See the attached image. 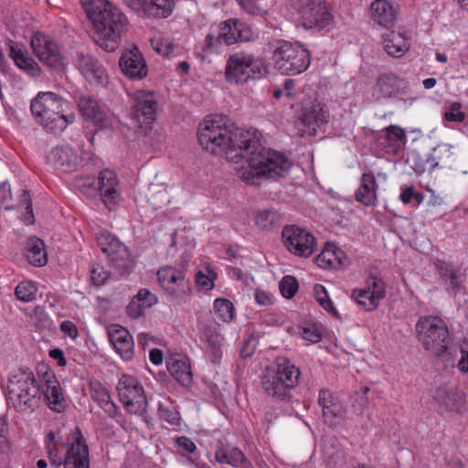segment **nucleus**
Masks as SVG:
<instances>
[{
	"label": "nucleus",
	"instance_id": "nucleus-1",
	"mask_svg": "<svg viewBox=\"0 0 468 468\" xmlns=\"http://www.w3.org/2000/svg\"><path fill=\"white\" fill-rule=\"evenodd\" d=\"M221 115L207 116L199 124L197 137L200 145L213 154H225L229 161L246 159L239 171L248 184H259L261 177H282L291 167L288 158L274 150L266 149L256 133L232 129Z\"/></svg>",
	"mask_w": 468,
	"mask_h": 468
},
{
	"label": "nucleus",
	"instance_id": "nucleus-2",
	"mask_svg": "<svg viewBox=\"0 0 468 468\" xmlns=\"http://www.w3.org/2000/svg\"><path fill=\"white\" fill-rule=\"evenodd\" d=\"M7 388L9 399L17 411H33L39 405L41 394L51 410L61 412L65 408L60 384L52 373L45 374V383L40 390L33 371L20 367L10 375Z\"/></svg>",
	"mask_w": 468,
	"mask_h": 468
},
{
	"label": "nucleus",
	"instance_id": "nucleus-3",
	"mask_svg": "<svg viewBox=\"0 0 468 468\" xmlns=\"http://www.w3.org/2000/svg\"><path fill=\"white\" fill-rule=\"evenodd\" d=\"M81 4L95 28L96 44L107 52L115 51L127 25L126 16L108 0H81Z\"/></svg>",
	"mask_w": 468,
	"mask_h": 468
},
{
	"label": "nucleus",
	"instance_id": "nucleus-4",
	"mask_svg": "<svg viewBox=\"0 0 468 468\" xmlns=\"http://www.w3.org/2000/svg\"><path fill=\"white\" fill-rule=\"evenodd\" d=\"M69 102L54 92H39L31 101L30 109L37 122L48 132L61 133L74 115L68 114Z\"/></svg>",
	"mask_w": 468,
	"mask_h": 468
},
{
	"label": "nucleus",
	"instance_id": "nucleus-5",
	"mask_svg": "<svg viewBox=\"0 0 468 468\" xmlns=\"http://www.w3.org/2000/svg\"><path fill=\"white\" fill-rule=\"evenodd\" d=\"M300 370L286 357H278L276 370L266 373L262 378V388L271 397L286 399L299 382Z\"/></svg>",
	"mask_w": 468,
	"mask_h": 468
},
{
	"label": "nucleus",
	"instance_id": "nucleus-6",
	"mask_svg": "<svg viewBox=\"0 0 468 468\" xmlns=\"http://www.w3.org/2000/svg\"><path fill=\"white\" fill-rule=\"evenodd\" d=\"M418 338L423 348L434 356H441L451 342L447 324L439 316L427 315L419 318L416 324Z\"/></svg>",
	"mask_w": 468,
	"mask_h": 468
},
{
	"label": "nucleus",
	"instance_id": "nucleus-7",
	"mask_svg": "<svg viewBox=\"0 0 468 468\" xmlns=\"http://www.w3.org/2000/svg\"><path fill=\"white\" fill-rule=\"evenodd\" d=\"M272 58L275 68L282 74L296 75L303 72L310 66V54L298 42L278 40L273 50Z\"/></svg>",
	"mask_w": 468,
	"mask_h": 468
},
{
	"label": "nucleus",
	"instance_id": "nucleus-8",
	"mask_svg": "<svg viewBox=\"0 0 468 468\" xmlns=\"http://www.w3.org/2000/svg\"><path fill=\"white\" fill-rule=\"evenodd\" d=\"M188 262L189 256H182L177 267L166 265L157 271L158 282L172 300H181L191 293V282L187 277Z\"/></svg>",
	"mask_w": 468,
	"mask_h": 468
},
{
	"label": "nucleus",
	"instance_id": "nucleus-9",
	"mask_svg": "<svg viewBox=\"0 0 468 468\" xmlns=\"http://www.w3.org/2000/svg\"><path fill=\"white\" fill-rule=\"evenodd\" d=\"M261 76L260 63L250 53L239 51L227 59L225 78L229 83H244Z\"/></svg>",
	"mask_w": 468,
	"mask_h": 468
},
{
	"label": "nucleus",
	"instance_id": "nucleus-10",
	"mask_svg": "<svg viewBox=\"0 0 468 468\" xmlns=\"http://www.w3.org/2000/svg\"><path fill=\"white\" fill-rule=\"evenodd\" d=\"M96 239L99 247L120 275L131 271L133 261L128 248L122 242L109 232H101Z\"/></svg>",
	"mask_w": 468,
	"mask_h": 468
},
{
	"label": "nucleus",
	"instance_id": "nucleus-11",
	"mask_svg": "<svg viewBox=\"0 0 468 468\" xmlns=\"http://www.w3.org/2000/svg\"><path fill=\"white\" fill-rule=\"evenodd\" d=\"M117 392L120 401L129 412L141 414L146 410L144 388L133 377L123 375L118 382Z\"/></svg>",
	"mask_w": 468,
	"mask_h": 468
},
{
	"label": "nucleus",
	"instance_id": "nucleus-12",
	"mask_svg": "<svg viewBox=\"0 0 468 468\" xmlns=\"http://www.w3.org/2000/svg\"><path fill=\"white\" fill-rule=\"evenodd\" d=\"M282 238L287 250L299 257H310L316 248L314 237L306 229L295 225L285 226Z\"/></svg>",
	"mask_w": 468,
	"mask_h": 468
},
{
	"label": "nucleus",
	"instance_id": "nucleus-13",
	"mask_svg": "<svg viewBox=\"0 0 468 468\" xmlns=\"http://www.w3.org/2000/svg\"><path fill=\"white\" fill-rule=\"evenodd\" d=\"M303 26L305 28L323 29L328 27L333 16L328 12L324 0H298Z\"/></svg>",
	"mask_w": 468,
	"mask_h": 468
},
{
	"label": "nucleus",
	"instance_id": "nucleus-14",
	"mask_svg": "<svg viewBox=\"0 0 468 468\" xmlns=\"http://www.w3.org/2000/svg\"><path fill=\"white\" fill-rule=\"evenodd\" d=\"M71 441L66 450L63 468H90V452L86 440L79 427L70 431Z\"/></svg>",
	"mask_w": 468,
	"mask_h": 468
},
{
	"label": "nucleus",
	"instance_id": "nucleus-15",
	"mask_svg": "<svg viewBox=\"0 0 468 468\" xmlns=\"http://www.w3.org/2000/svg\"><path fill=\"white\" fill-rule=\"evenodd\" d=\"M133 119L141 129H147L154 122L157 101L151 92L139 90L133 98Z\"/></svg>",
	"mask_w": 468,
	"mask_h": 468
},
{
	"label": "nucleus",
	"instance_id": "nucleus-16",
	"mask_svg": "<svg viewBox=\"0 0 468 468\" xmlns=\"http://www.w3.org/2000/svg\"><path fill=\"white\" fill-rule=\"evenodd\" d=\"M31 47L38 59L52 69L62 66V57L57 44L48 37L40 33L33 36Z\"/></svg>",
	"mask_w": 468,
	"mask_h": 468
},
{
	"label": "nucleus",
	"instance_id": "nucleus-17",
	"mask_svg": "<svg viewBox=\"0 0 468 468\" xmlns=\"http://www.w3.org/2000/svg\"><path fill=\"white\" fill-rule=\"evenodd\" d=\"M77 102L80 113L86 120L92 121L101 128L112 125L111 115L93 96L81 94L79 96Z\"/></svg>",
	"mask_w": 468,
	"mask_h": 468
},
{
	"label": "nucleus",
	"instance_id": "nucleus-18",
	"mask_svg": "<svg viewBox=\"0 0 468 468\" xmlns=\"http://www.w3.org/2000/svg\"><path fill=\"white\" fill-rule=\"evenodd\" d=\"M119 65L122 73L131 80H143L147 76L146 62L136 47L122 54Z\"/></svg>",
	"mask_w": 468,
	"mask_h": 468
},
{
	"label": "nucleus",
	"instance_id": "nucleus-19",
	"mask_svg": "<svg viewBox=\"0 0 468 468\" xmlns=\"http://www.w3.org/2000/svg\"><path fill=\"white\" fill-rule=\"evenodd\" d=\"M218 31L223 42L228 46L239 41H250L254 37L253 31L247 24L235 19H229L220 23Z\"/></svg>",
	"mask_w": 468,
	"mask_h": 468
},
{
	"label": "nucleus",
	"instance_id": "nucleus-20",
	"mask_svg": "<svg viewBox=\"0 0 468 468\" xmlns=\"http://www.w3.org/2000/svg\"><path fill=\"white\" fill-rule=\"evenodd\" d=\"M298 121L309 129L310 133H314L317 128L329 122V112L324 104L313 102L302 108Z\"/></svg>",
	"mask_w": 468,
	"mask_h": 468
},
{
	"label": "nucleus",
	"instance_id": "nucleus-21",
	"mask_svg": "<svg viewBox=\"0 0 468 468\" xmlns=\"http://www.w3.org/2000/svg\"><path fill=\"white\" fill-rule=\"evenodd\" d=\"M48 161L56 168L69 172L76 168L80 156L70 145L64 144L54 147L48 155Z\"/></svg>",
	"mask_w": 468,
	"mask_h": 468
},
{
	"label": "nucleus",
	"instance_id": "nucleus-22",
	"mask_svg": "<svg viewBox=\"0 0 468 468\" xmlns=\"http://www.w3.org/2000/svg\"><path fill=\"white\" fill-rule=\"evenodd\" d=\"M377 89L385 99L397 98L405 93L408 82L393 73H383L377 80Z\"/></svg>",
	"mask_w": 468,
	"mask_h": 468
},
{
	"label": "nucleus",
	"instance_id": "nucleus-23",
	"mask_svg": "<svg viewBox=\"0 0 468 468\" xmlns=\"http://www.w3.org/2000/svg\"><path fill=\"white\" fill-rule=\"evenodd\" d=\"M77 67L90 83H103L106 79L102 65L90 54L80 53L77 58Z\"/></svg>",
	"mask_w": 468,
	"mask_h": 468
},
{
	"label": "nucleus",
	"instance_id": "nucleus-24",
	"mask_svg": "<svg viewBox=\"0 0 468 468\" xmlns=\"http://www.w3.org/2000/svg\"><path fill=\"white\" fill-rule=\"evenodd\" d=\"M109 339L116 352L124 359L131 360L133 356V340L129 331L120 325L109 330Z\"/></svg>",
	"mask_w": 468,
	"mask_h": 468
},
{
	"label": "nucleus",
	"instance_id": "nucleus-25",
	"mask_svg": "<svg viewBox=\"0 0 468 468\" xmlns=\"http://www.w3.org/2000/svg\"><path fill=\"white\" fill-rule=\"evenodd\" d=\"M437 270L446 284V290L451 294L454 297L464 295L463 276L452 265L440 261L437 264Z\"/></svg>",
	"mask_w": 468,
	"mask_h": 468
},
{
	"label": "nucleus",
	"instance_id": "nucleus-26",
	"mask_svg": "<svg viewBox=\"0 0 468 468\" xmlns=\"http://www.w3.org/2000/svg\"><path fill=\"white\" fill-rule=\"evenodd\" d=\"M434 400L444 411L458 410L463 404V393L453 386H441L434 392Z\"/></svg>",
	"mask_w": 468,
	"mask_h": 468
},
{
	"label": "nucleus",
	"instance_id": "nucleus-27",
	"mask_svg": "<svg viewBox=\"0 0 468 468\" xmlns=\"http://www.w3.org/2000/svg\"><path fill=\"white\" fill-rule=\"evenodd\" d=\"M382 39L384 49L391 57L400 58L410 50V36L406 33L389 31L382 35Z\"/></svg>",
	"mask_w": 468,
	"mask_h": 468
},
{
	"label": "nucleus",
	"instance_id": "nucleus-28",
	"mask_svg": "<svg viewBox=\"0 0 468 468\" xmlns=\"http://www.w3.org/2000/svg\"><path fill=\"white\" fill-rule=\"evenodd\" d=\"M155 303H157V297L148 289H141L127 305L126 314L133 319L139 318L144 314L145 309Z\"/></svg>",
	"mask_w": 468,
	"mask_h": 468
},
{
	"label": "nucleus",
	"instance_id": "nucleus-29",
	"mask_svg": "<svg viewBox=\"0 0 468 468\" xmlns=\"http://www.w3.org/2000/svg\"><path fill=\"white\" fill-rule=\"evenodd\" d=\"M373 20L383 27L394 26L397 18V11L387 0H375L370 5Z\"/></svg>",
	"mask_w": 468,
	"mask_h": 468
},
{
	"label": "nucleus",
	"instance_id": "nucleus-30",
	"mask_svg": "<svg viewBox=\"0 0 468 468\" xmlns=\"http://www.w3.org/2000/svg\"><path fill=\"white\" fill-rule=\"evenodd\" d=\"M318 402L322 407L323 415L326 422L334 423L336 418L342 419L344 417L345 411L341 404L328 390H320Z\"/></svg>",
	"mask_w": 468,
	"mask_h": 468
},
{
	"label": "nucleus",
	"instance_id": "nucleus-31",
	"mask_svg": "<svg viewBox=\"0 0 468 468\" xmlns=\"http://www.w3.org/2000/svg\"><path fill=\"white\" fill-rule=\"evenodd\" d=\"M377 182L372 173L362 175L360 186L356 193V200L364 206L369 207L377 200Z\"/></svg>",
	"mask_w": 468,
	"mask_h": 468
},
{
	"label": "nucleus",
	"instance_id": "nucleus-32",
	"mask_svg": "<svg viewBox=\"0 0 468 468\" xmlns=\"http://www.w3.org/2000/svg\"><path fill=\"white\" fill-rule=\"evenodd\" d=\"M215 459L219 463L229 464L235 468H239L248 462L241 450L237 447H225L223 445L217 449Z\"/></svg>",
	"mask_w": 468,
	"mask_h": 468
},
{
	"label": "nucleus",
	"instance_id": "nucleus-33",
	"mask_svg": "<svg viewBox=\"0 0 468 468\" xmlns=\"http://www.w3.org/2000/svg\"><path fill=\"white\" fill-rule=\"evenodd\" d=\"M434 166L452 169L457 161V153L453 145L440 144L433 149Z\"/></svg>",
	"mask_w": 468,
	"mask_h": 468
},
{
	"label": "nucleus",
	"instance_id": "nucleus-34",
	"mask_svg": "<svg viewBox=\"0 0 468 468\" xmlns=\"http://www.w3.org/2000/svg\"><path fill=\"white\" fill-rule=\"evenodd\" d=\"M27 258L34 266H44L48 262L45 243L37 237H30L27 241Z\"/></svg>",
	"mask_w": 468,
	"mask_h": 468
},
{
	"label": "nucleus",
	"instance_id": "nucleus-35",
	"mask_svg": "<svg viewBox=\"0 0 468 468\" xmlns=\"http://www.w3.org/2000/svg\"><path fill=\"white\" fill-rule=\"evenodd\" d=\"M166 367L171 376L183 386L187 387L192 383L190 365L184 358H172Z\"/></svg>",
	"mask_w": 468,
	"mask_h": 468
},
{
	"label": "nucleus",
	"instance_id": "nucleus-36",
	"mask_svg": "<svg viewBox=\"0 0 468 468\" xmlns=\"http://www.w3.org/2000/svg\"><path fill=\"white\" fill-rule=\"evenodd\" d=\"M117 179L115 174L112 170L105 169L100 173L99 185L101 195L103 197V202L107 205L111 201H114L117 197V191L115 186Z\"/></svg>",
	"mask_w": 468,
	"mask_h": 468
},
{
	"label": "nucleus",
	"instance_id": "nucleus-37",
	"mask_svg": "<svg viewBox=\"0 0 468 468\" xmlns=\"http://www.w3.org/2000/svg\"><path fill=\"white\" fill-rule=\"evenodd\" d=\"M71 441V437L69 438L68 443L63 442L60 439H57L53 431H49L47 435V451L49 462L52 465L60 466L63 459H66V452L63 453L59 445L62 447H69Z\"/></svg>",
	"mask_w": 468,
	"mask_h": 468
},
{
	"label": "nucleus",
	"instance_id": "nucleus-38",
	"mask_svg": "<svg viewBox=\"0 0 468 468\" xmlns=\"http://www.w3.org/2000/svg\"><path fill=\"white\" fill-rule=\"evenodd\" d=\"M91 397L99 403L104 412L111 418L114 417L117 413V408L111 399V397L101 383H94L90 385Z\"/></svg>",
	"mask_w": 468,
	"mask_h": 468
},
{
	"label": "nucleus",
	"instance_id": "nucleus-39",
	"mask_svg": "<svg viewBox=\"0 0 468 468\" xmlns=\"http://www.w3.org/2000/svg\"><path fill=\"white\" fill-rule=\"evenodd\" d=\"M203 335L211 348L212 361L216 363L221 356L220 347L223 341V337L218 333L216 324H207L203 328Z\"/></svg>",
	"mask_w": 468,
	"mask_h": 468
},
{
	"label": "nucleus",
	"instance_id": "nucleus-40",
	"mask_svg": "<svg viewBox=\"0 0 468 468\" xmlns=\"http://www.w3.org/2000/svg\"><path fill=\"white\" fill-rule=\"evenodd\" d=\"M146 198L154 209L161 208L170 202L167 187L163 184H150Z\"/></svg>",
	"mask_w": 468,
	"mask_h": 468
},
{
	"label": "nucleus",
	"instance_id": "nucleus-41",
	"mask_svg": "<svg viewBox=\"0 0 468 468\" xmlns=\"http://www.w3.org/2000/svg\"><path fill=\"white\" fill-rule=\"evenodd\" d=\"M256 226L261 230L271 229L281 222L280 214L274 209L258 211L254 217Z\"/></svg>",
	"mask_w": 468,
	"mask_h": 468
},
{
	"label": "nucleus",
	"instance_id": "nucleus-42",
	"mask_svg": "<svg viewBox=\"0 0 468 468\" xmlns=\"http://www.w3.org/2000/svg\"><path fill=\"white\" fill-rule=\"evenodd\" d=\"M341 250H335L334 246L326 247L316 258L315 262L321 268L335 267L337 264L342 265L340 255Z\"/></svg>",
	"mask_w": 468,
	"mask_h": 468
},
{
	"label": "nucleus",
	"instance_id": "nucleus-43",
	"mask_svg": "<svg viewBox=\"0 0 468 468\" xmlns=\"http://www.w3.org/2000/svg\"><path fill=\"white\" fill-rule=\"evenodd\" d=\"M147 16L163 17L169 16L174 8L172 0H147Z\"/></svg>",
	"mask_w": 468,
	"mask_h": 468
},
{
	"label": "nucleus",
	"instance_id": "nucleus-44",
	"mask_svg": "<svg viewBox=\"0 0 468 468\" xmlns=\"http://www.w3.org/2000/svg\"><path fill=\"white\" fill-rule=\"evenodd\" d=\"M365 289L368 290L372 293V302L375 300L380 301L386 297V283L381 278L372 273H370L368 278L366 280Z\"/></svg>",
	"mask_w": 468,
	"mask_h": 468
},
{
	"label": "nucleus",
	"instance_id": "nucleus-45",
	"mask_svg": "<svg viewBox=\"0 0 468 468\" xmlns=\"http://www.w3.org/2000/svg\"><path fill=\"white\" fill-rule=\"evenodd\" d=\"M315 298L319 304L328 313L332 314L335 317L339 318V314L335 308L333 302L328 296V292L324 286L322 284H315L314 287Z\"/></svg>",
	"mask_w": 468,
	"mask_h": 468
},
{
	"label": "nucleus",
	"instance_id": "nucleus-46",
	"mask_svg": "<svg viewBox=\"0 0 468 468\" xmlns=\"http://www.w3.org/2000/svg\"><path fill=\"white\" fill-rule=\"evenodd\" d=\"M372 293L366 289H355L352 292L351 297L356 300V302L364 307L367 311H373L375 310L378 304L379 301L375 300L374 302L371 301Z\"/></svg>",
	"mask_w": 468,
	"mask_h": 468
},
{
	"label": "nucleus",
	"instance_id": "nucleus-47",
	"mask_svg": "<svg viewBox=\"0 0 468 468\" xmlns=\"http://www.w3.org/2000/svg\"><path fill=\"white\" fill-rule=\"evenodd\" d=\"M158 414L170 424H177L179 420V412L169 399L159 403Z\"/></svg>",
	"mask_w": 468,
	"mask_h": 468
},
{
	"label": "nucleus",
	"instance_id": "nucleus-48",
	"mask_svg": "<svg viewBox=\"0 0 468 468\" xmlns=\"http://www.w3.org/2000/svg\"><path fill=\"white\" fill-rule=\"evenodd\" d=\"M214 309L224 322H229L234 317V306L229 300L221 298L216 299L214 301Z\"/></svg>",
	"mask_w": 468,
	"mask_h": 468
},
{
	"label": "nucleus",
	"instance_id": "nucleus-49",
	"mask_svg": "<svg viewBox=\"0 0 468 468\" xmlns=\"http://www.w3.org/2000/svg\"><path fill=\"white\" fill-rule=\"evenodd\" d=\"M37 289L31 282H20L15 291L17 299L23 302H31L36 299Z\"/></svg>",
	"mask_w": 468,
	"mask_h": 468
},
{
	"label": "nucleus",
	"instance_id": "nucleus-50",
	"mask_svg": "<svg viewBox=\"0 0 468 468\" xmlns=\"http://www.w3.org/2000/svg\"><path fill=\"white\" fill-rule=\"evenodd\" d=\"M279 288L283 297L292 299L297 292L299 284L293 276L286 275L280 282Z\"/></svg>",
	"mask_w": 468,
	"mask_h": 468
},
{
	"label": "nucleus",
	"instance_id": "nucleus-51",
	"mask_svg": "<svg viewBox=\"0 0 468 468\" xmlns=\"http://www.w3.org/2000/svg\"><path fill=\"white\" fill-rule=\"evenodd\" d=\"M223 40L219 31L217 34L209 33L205 39L204 50L209 53H218Z\"/></svg>",
	"mask_w": 468,
	"mask_h": 468
},
{
	"label": "nucleus",
	"instance_id": "nucleus-52",
	"mask_svg": "<svg viewBox=\"0 0 468 468\" xmlns=\"http://www.w3.org/2000/svg\"><path fill=\"white\" fill-rule=\"evenodd\" d=\"M16 66L22 69L27 70L31 75H37L39 71V68L37 62L34 61L31 58L27 56L21 55L20 58H16Z\"/></svg>",
	"mask_w": 468,
	"mask_h": 468
},
{
	"label": "nucleus",
	"instance_id": "nucleus-53",
	"mask_svg": "<svg viewBox=\"0 0 468 468\" xmlns=\"http://www.w3.org/2000/svg\"><path fill=\"white\" fill-rule=\"evenodd\" d=\"M461 103H452L450 110L444 112V119L449 122H463L465 120V113L461 111Z\"/></svg>",
	"mask_w": 468,
	"mask_h": 468
},
{
	"label": "nucleus",
	"instance_id": "nucleus-54",
	"mask_svg": "<svg viewBox=\"0 0 468 468\" xmlns=\"http://www.w3.org/2000/svg\"><path fill=\"white\" fill-rule=\"evenodd\" d=\"M90 276L93 283L97 286L103 285L108 279L109 273L103 267L97 265L94 266L90 271Z\"/></svg>",
	"mask_w": 468,
	"mask_h": 468
},
{
	"label": "nucleus",
	"instance_id": "nucleus-55",
	"mask_svg": "<svg viewBox=\"0 0 468 468\" xmlns=\"http://www.w3.org/2000/svg\"><path fill=\"white\" fill-rule=\"evenodd\" d=\"M153 48L162 56H168L174 49V45L168 39H161L156 42H152Z\"/></svg>",
	"mask_w": 468,
	"mask_h": 468
},
{
	"label": "nucleus",
	"instance_id": "nucleus-56",
	"mask_svg": "<svg viewBox=\"0 0 468 468\" xmlns=\"http://www.w3.org/2000/svg\"><path fill=\"white\" fill-rule=\"evenodd\" d=\"M302 336L311 343H318L322 339L321 333L314 326L302 328Z\"/></svg>",
	"mask_w": 468,
	"mask_h": 468
},
{
	"label": "nucleus",
	"instance_id": "nucleus-57",
	"mask_svg": "<svg viewBox=\"0 0 468 468\" xmlns=\"http://www.w3.org/2000/svg\"><path fill=\"white\" fill-rule=\"evenodd\" d=\"M23 198L27 205L26 206L27 212L23 216L22 219L26 224L31 225L34 223V214H33L32 203L30 200V195L27 191H24Z\"/></svg>",
	"mask_w": 468,
	"mask_h": 468
},
{
	"label": "nucleus",
	"instance_id": "nucleus-58",
	"mask_svg": "<svg viewBox=\"0 0 468 468\" xmlns=\"http://www.w3.org/2000/svg\"><path fill=\"white\" fill-rule=\"evenodd\" d=\"M126 5L134 12L147 16V0H124Z\"/></svg>",
	"mask_w": 468,
	"mask_h": 468
},
{
	"label": "nucleus",
	"instance_id": "nucleus-59",
	"mask_svg": "<svg viewBox=\"0 0 468 468\" xmlns=\"http://www.w3.org/2000/svg\"><path fill=\"white\" fill-rule=\"evenodd\" d=\"M60 330L70 338L76 339L79 335L77 326L71 321L66 320L60 324Z\"/></svg>",
	"mask_w": 468,
	"mask_h": 468
},
{
	"label": "nucleus",
	"instance_id": "nucleus-60",
	"mask_svg": "<svg viewBox=\"0 0 468 468\" xmlns=\"http://www.w3.org/2000/svg\"><path fill=\"white\" fill-rule=\"evenodd\" d=\"M387 136L390 141H401L405 138V133L404 131L396 126V125H390L387 129Z\"/></svg>",
	"mask_w": 468,
	"mask_h": 468
},
{
	"label": "nucleus",
	"instance_id": "nucleus-61",
	"mask_svg": "<svg viewBox=\"0 0 468 468\" xmlns=\"http://www.w3.org/2000/svg\"><path fill=\"white\" fill-rule=\"evenodd\" d=\"M178 447L184 449L186 452L192 453L196 451V444L187 437L181 436L176 440Z\"/></svg>",
	"mask_w": 468,
	"mask_h": 468
},
{
	"label": "nucleus",
	"instance_id": "nucleus-62",
	"mask_svg": "<svg viewBox=\"0 0 468 468\" xmlns=\"http://www.w3.org/2000/svg\"><path fill=\"white\" fill-rule=\"evenodd\" d=\"M7 427L4 422L0 423V452L5 453L9 451V441L6 438Z\"/></svg>",
	"mask_w": 468,
	"mask_h": 468
},
{
	"label": "nucleus",
	"instance_id": "nucleus-63",
	"mask_svg": "<svg viewBox=\"0 0 468 468\" xmlns=\"http://www.w3.org/2000/svg\"><path fill=\"white\" fill-rule=\"evenodd\" d=\"M255 301L261 305H270L272 303V296L267 292L256 290L254 293Z\"/></svg>",
	"mask_w": 468,
	"mask_h": 468
},
{
	"label": "nucleus",
	"instance_id": "nucleus-64",
	"mask_svg": "<svg viewBox=\"0 0 468 468\" xmlns=\"http://www.w3.org/2000/svg\"><path fill=\"white\" fill-rule=\"evenodd\" d=\"M256 0H238L239 5L250 14H261V8L255 5Z\"/></svg>",
	"mask_w": 468,
	"mask_h": 468
}]
</instances>
